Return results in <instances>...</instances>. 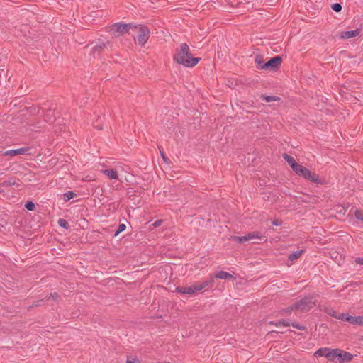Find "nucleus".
Instances as JSON below:
<instances>
[{
    "label": "nucleus",
    "instance_id": "37",
    "mask_svg": "<svg viewBox=\"0 0 363 363\" xmlns=\"http://www.w3.org/2000/svg\"><path fill=\"white\" fill-rule=\"evenodd\" d=\"M97 128L101 130L102 128L101 126H98Z\"/></svg>",
    "mask_w": 363,
    "mask_h": 363
},
{
    "label": "nucleus",
    "instance_id": "35",
    "mask_svg": "<svg viewBox=\"0 0 363 363\" xmlns=\"http://www.w3.org/2000/svg\"><path fill=\"white\" fill-rule=\"evenodd\" d=\"M272 224L274 225H280L281 224V221H280L278 219H274L273 221H272Z\"/></svg>",
    "mask_w": 363,
    "mask_h": 363
},
{
    "label": "nucleus",
    "instance_id": "31",
    "mask_svg": "<svg viewBox=\"0 0 363 363\" xmlns=\"http://www.w3.org/2000/svg\"><path fill=\"white\" fill-rule=\"evenodd\" d=\"M215 278H216L215 274L211 275L209 280L203 281L202 283H207V286H208L211 285L212 283H213Z\"/></svg>",
    "mask_w": 363,
    "mask_h": 363
},
{
    "label": "nucleus",
    "instance_id": "23",
    "mask_svg": "<svg viewBox=\"0 0 363 363\" xmlns=\"http://www.w3.org/2000/svg\"><path fill=\"white\" fill-rule=\"evenodd\" d=\"M76 196V194L73 191H68L65 194H64V200L65 201H68L71 199L74 198Z\"/></svg>",
    "mask_w": 363,
    "mask_h": 363
},
{
    "label": "nucleus",
    "instance_id": "18",
    "mask_svg": "<svg viewBox=\"0 0 363 363\" xmlns=\"http://www.w3.org/2000/svg\"><path fill=\"white\" fill-rule=\"evenodd\" d=\"M303 252H304L303 250H297V251L290 254L289 256V259L290 261H294V260L298 259L302 255Z\"/></svg>",
    "mask_w": 363,
    "mask_h": 363
},
{
    "label": "nucleus",
    "instance_id": "2",
    "mask_svg": "<svg viewBox=\"0 0 363 363\" xmlns=\"http://www.w3.org/2000/svg\"><path fill=\"white\" fill-rule=\"evenodd\" d=\"M174 60L184 67H192L201 60V58L193 57L190 53L189 45L186 43H182L176 50Z\"/></svg>",
    "mask_w": 363,
    "mask_h": 363
},
{
    "label": "nucleus",
    "instance_id": "9",
    "mask_svg": "<svg viewBox=\"0 0 363 363\" xmlns=\"http://www.w3.org/2000/svg\"><path fill=\"white\" fill-rule=\"evenodd\" d=\"M282 62V58L280 56H276L270 59L268 62H265L262 66V69L274 70L279 68Z\"/></svg>",
    "mask_w": 363,
    "mask_h": 363
},
{
    "label": "nucleus",
    "instance_id": "33",
    "mask_svg": "<svg viewBox=\"0 0 363 363\" xmlns=\"http://www.w3.org/2000/svg\"><path fill=\"white\" fill-rule=\"evenodd\" d=\"M162 223V220H156L153 224H152V226L154 228H157L159 227Z\"/></svg>",
    "mask_w": 363,
    "mask_h": 363
},
{
    "label": "nucleus",
    "instance_id": "29",
    "mask_svg": "<svg viewBox=\"0 0 363 363\" xmlns=\"http://www.w3.org/2000/svg\"><path fill=\"white\" fill-rule=\"evenodd\" d=\"M58 224L60 225V226L63 227L65 228H67V225H68L67 222L65 219H62V218H60L58 220Z\"/></svg>",
    "mask_w": 363,
    "mask_h": 363
},
{
    "label": "nucleus",
    "instance_id": "12",
    "mask_svg": "<svg viewBox=\"0 0 363 363\" xmlns=\"http://www.w3.org/2000/svg\"><path fill=\"white\" fill-rule=\"evenodd\" d=\"M27 151L26 148H19L15 150H9L4 153V155L13 157L17 155L24 154Z\"/></svg>",
    "mask_w": 363,
    "mask_h": 363
},
{
    "label": "nucleus",
    "instance_id": "16",
    "mask_svg": "<svg viewBox=\"0 0 363 363\" xmlns=\"http://www.w3.org/2000/svg\"><path fill=\"white\" fill-rule=\"evenodd\" d=\"M215 277L216 279H228L233 278V275L227 272L219 271L215 274Z\"/></svg>",
    "mask_w": 363,
    "mask_h": 363
},
{
    "label": "nucleus",
    "instance_id": "5",
    "mask_svg": "<svg viewBox=\"0 0 363 363\" xmlns=\"http://www.w3.org/2000/svg\"><path fill=\"white\" fill-rule=\"evenodd\" d=\"M132 25L130 23H116L109 28V33L113 37H120L128 33Z\"/></svg>",
    "mask_w": 363,
    "mask_h": 363
},
{
    "label": "nucleus",
    "instance_id": "25",
    "mask_svg": "<svg viewBox=\"0 0 363 363\" xmlns=\"http://www.w3.org/2000/svg\"><path fill=\"white\" fill-rule=\"evenodd\" d=\"M354 216L357 219L363 221V211L356 210L354 212Z\"/></svg>",
    "mask_w": 363,
    "mask_h": 363
},
{
    "label": "nucleus",
    "instance_id": "15",
    "mask_svg": "<svg viewBox=\"0 0 363 363\" xmlns=\"http://www.w3.org/2000/svg\"><path fill=\"white\" fill-rule=\"evenodd\" d=\"M249 240H253V239H259V240H264L265 242L267 240L265 236L262 235V234L260 232L258 231H254L249 233L247 234Z\"/></svg>",
    "mask_w": 363,
    "mask_h": 363
},
{
    "label": "nucleus",
    "instance_id": "10",
    "mask_svg": "<svg viewBox=\"0 0 363 363\" xmlns=\"http://www.w3.org/2000/svg\"><path fill=\"white\" fill-rule=\"evenodd\" d=\"M360 33V30L357 28L354 30L343 31L340 33V38L342 39H349L358 36Z\"/></svg>",
    "mask_w": 363,
    "mask_h": 363
},
{
    "label": "nucleus",
    "instance_id": "6",
    "mask_svg": "<svg viewBox=\"0 0 363 363\" xmlns=\"http://www.w3.org/2000/svg\"><path fill=\"white\" fill-rule=\"evenodd\" d=\"M207 286V283L195 284L190 286H178L176 291L179 294L192 295Z\"/></svg>",
    "mask_w": 363,
    "mask_h": 363
},
{
    "label": "nucleus",
    "instance_id": "7",
    "mask_svg": "<svg viewBox=\"0 0 363 363\" xmlns=\"http://www.w3.org/2000/svg\"><path fill=\"white\" fill-rule=\"evenodd\" d=\"M135 28L138 31L137 39L135 40L140 45L143 46L146 43L150 38V30L144 26H140L139 27L135 26Z\"/></svg>",
    "mask_w": 363,
    "mask_h": 363
},
{
    "label": "nucleus",
    "instance_id": "36",
    "mask_svg": "<svg viewBox=\"0 0 363 363\" xmlns=\"http://www.w3.org/2000/svg\"><path fill=\"white\" fill-rule=\"evenodd\" d=\"M161 156L164 162H167V157L165 156L163 152L160 150Z\"/></svg>",
    "mask_w": 363,
    "mask_h": 363
},
{
    "label": "nucleus",
    "instance_id": "1",
    "mask_svg": "<svg viewBox=\"0 0 363 363\" xmlns=\"http://www.w3.org/2000/svg\"><path fill=\"white\" fill-rule=\"evenodd\" d=\"M315 357H325L328 361L335 363L349 362L353 359V355L339 348L322 347L314 353Z\"/></svg>",
    "mask_w": 363,
    "mask_h": 363
},
{
    "label": "nucleus",
    "instance_id": "21",
    "mask_svg": "<svg viewBox=\"0 0 363 363\" xmlns=\"http://www.w3.org/2000/svg\"><path fill=\"white\" fill-rule=\"evenodd\" d=\"M261 98L264 100H265L267 102H273V101H278L280 100V98L275 96H265L262 95Z\"/></svg>",
    "mask_w": 363,
    "mask_h": 363
},
{
    "label": "nucleus",
    "instance_id": "28",
    "mask_svg": "<svg viewBox=\"0 0 363 363\" xmlns=\"http://www.w3.org/2000/svg\"><path fill=\"white\" fill-rule=\"evenodd\" d=\"M332 9L336 12H340L342 10V6L338 3H335L332 5Z\"/></svg>",
    "mask_w": 363,
    "mask_h": 363
},
{
    "label": "nucleus",
    "instance_id": "13",
    "mask_svg": "<svg viewBox=\"0 0 363 363\" xmlns=\"http://www.w3.org/2000/svg\"><path fill=\"white\" fill-rule=\"evenodd\" d=\"M283 157L288 162V164L292 168L293 170H294L299 164L296 162L295 159L293 157L287 154H284Z\"/></svg>",
    "mask_w": 363,
    "mask_h": 363
},
{
    "label": "nucleus",
    "instance_id": "3",
    "mask_svg": "<svg viewBox=\"0 0 363 363\" xmlns=\"http://www.w3.org/2000/svg\"><path fill=\"white\" fill-rule=\"evenodd\" d=\"M313 299V297L312 296L305 297L300 300L298 302L293 304L291 306L290 310H297L301 312H307L310 311L314 306H315V302Z\"/></svg>",
    "mask_w": 363,
    "mask_h": 363
},
{
    "label": "nucleus",
    "instance_id": "4",
    "mask_svg": "<svg viewBox=\"0 0 363 363\" xmlns=\"http://www.w3.org/2000/svg\"><path fill=\"white\" fill-rule=\"evenodd\" d=\"M295 173L306 179L311 181L313 183L319 184L321 183L319 176L315 174H312L309 169L303 167L301 164H298V167L294 170Z\"/></svg>",
    "mask_w": 363,
    "mask_h": 363
},
{
    "label": "nucleus",
    "instance_id": "17",
    "mask_svg": "<svg viewBox=\"0 0 363 363\" xmlns=\"http://www.w3.org/2000/svg\"><path fill=\"white\" fill-rule=\"evenodd\" d=\"M107 43L99 42L97 43L93 48V54L94 55L96 52L99 53L101 52L105 48H106Z\"/></svg>",
    "mask_w": 363,
    "mask_h": 363
},
{
    "label": "nucleus",
    "instance_id": "19",
    "mask_svg": "<svg viewBox=\"0 0 363 363\" xmlns=\"http://www.w3.org/2000/svg\"><path fill=\"white\" fill-rule=\"evenodd\" d=\"M327 314H328L329 315L332 316V317H334L337 319H338V315L337 312L333 310V308H328V307H325L323 309Z\"/></svg>",
    "mask_w": 363,
    "mask_h": 363
},
{
    "label": "nucleus",
    "instance_id": "34",
    "mask_svg": "<svg viewBox=\"0 0 363 363\" xmlns=\"http://www.w3.org/2000/svg\"><path fill=\"white\" fill-rule=\"evenodd\" d=\"M355 263L363 265V257H358L355 259Z\"/></svg>",
    "mask_w": 363,
    "mask_h": 363
},
{
    "label": "nucleus",
    "instance_id": "32",
    "mask_svg": "<svg viewBox=\"0 0 363 363\" xmlns=\"http://www.w3.org/2000/svg\"><path fill=\"white\" fill-rule=\"evenodd\" d=\"M126 363H139V360L136 357H133V358L128 357Z\"/></svg>",
    "mask_w": 363,
    "mask_h": 363
},
{
    "label": "nucleus",
    "instance_id": "11",
    "mask_svg": "<svg viewBox=\"0 0 363 363\" xmlns=\"http://www.w3.org/2000/svg\"><path fill=\"white\" fill-rule=\"evenodd\" d=\"M102 173L106 175L110 179H118V173L114 169H106L102 170Z\"/></svg>",
    "mask_w": 363,
    "mask_h": 363
},
{
    "label": "nucleus",
    "instance_id": "14",
    "mask_svg": "<svg viewBox=\"0 0 363 363\" xmlns=\"http://www.w3.org/2000/svg\"><path fill=\"white\" fill-rule=\"evenodd\" d=\"M276 326H278V325H284V326H289V325H291L292 327L298 329V330H306V327L304 325H299V324H297V323H291L290 324L289 322H286V321H279L278 323H277L275 324Z\"/></svg>",
    "mask_w": 363,
    "mask_h": 363
},
{
    "label": "nucleus",
    "instance_id": "30",
    "mask_svg": "<svg viewBox=\"0 0 363 363\" xmlns=\"http://www.w3.org/2000/svg\"><path fill=\"white\" fill-rule=\"evenodd\" d=\"M15 184H16L15 181H13L12 179H9L8 181L4 182L2 184V186H9L14 185Z\"/></svg>",
    "mask_w": 363,
    "mask_h": 363
},
{
    "label": "nucleus",
    "instance_id": "24",
    "mask_svg": "<svg viewBox=\"0 0 363 363\" xmlns=\"http://www.w3.org/2000/svg\"><path fill=\"white\" fill-rule=\"evenodd\" d=\"M52 298L55 301H59L60 300V296L57 292H54L51 294L49 296H46L45 299L48 300L49 298Z\"/></svg>",
    "mask_w": 363,
    "mask_h": 363
},
{
    "label": "nucleus",
    "instance_id": "22",
    "mask_svg": "<svg viewBox=\"0 0 363 363\" xmlns=\"http://www.w3.org/2000/svg\"><path fill=\"white\" fill-rule=\"evenodd\" d=\"M233 240H235V241H237L238 242H244L249 241V238H248L247 234L246 235H244V236H235L233 238Z\"/></svg>",
    "mask_w": 363,
    "mask_h": 363
},
{
    "label": "nucleus",
    "instance_id": "8",
    "mask_svg": "<svg viewBox=\"0 0 363 363\" xmlns=\"http://www.w3.org/2000/svg\"><path fill=\"white\" fill-rule=\"evenodd\" d=\"M338 319L353 325H363V316H352L347 313H340L338 315Z\"/></svg>",
    "mask_w": 363,
    "mask_h": 363
},
{
    "label": "nucleus",
    "instance_id": "26",
    "mask_svg": "<svg viewBox=\"0 0 363 363\" xmlns=\"http://www.w3.org/2000/svg\"><path fill=\"white\" fill-rule=\"evenodd\" d=\"M126 228V226L125 224H120L117 231L115 233L114 236H117L120 233L124 231Z\"/></svg>",
    "mask_w": 363,
    "mask_h": 363
},
{
    "label": "nucleus",
    "instance_id": "27",
    "mask_svg": "<svg viewBox=\"0 0 363 363\" xmlns=\"http://www.w3.org/2000/svg\"><path fill=\"white\" fill-rule=\"evenodd\" d=\"M25 207L28 211H33L35 208V206L32 201H28L26 203Z\"/></svg>",
    "mask_w": 363,
    "mask_h": 363
},
{
    "label": "nucleus",
    "instance_id": "20",
    "mask_svg": "<svg viewBox=\"0 0 363 363\" xmlns=\"http://www.w3.org/2000/svg\"><path fill=\"white\" fill-rule=\"evenodd\" d=\"M255 62L257 65V68L262 69V66L265 63L264 62L263 57L260 55H257L255 59Z\"/></svg>",
    "mask_w": 363,
    "mask_h": 363
}]
</instances>
